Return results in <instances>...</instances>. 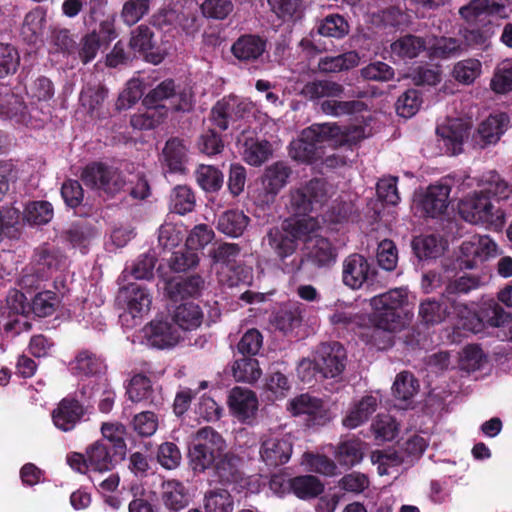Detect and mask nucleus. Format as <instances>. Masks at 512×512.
I'll use <instances>...</instances> for the list:
<instances>
[{
	"label": "nucleus",
	"instance_id": "1",
	"mask_svg": "<svg viewBox=\"0 0 512 512\" xmlns=\"http://www.w3.org/2000/svg\"><path fill=\"white\" fill-rule=\"evenodd\" d=\"M362 137V129L354 128L348 133H341L340 127L330 124H314L301 133V136L291 142L289 154L297 161L311 163L324 155V144L333 142L334 145H351Z\"/></svg>",
	"mask_w": 512,
	"mask_h": 512
},
{
	"label": "nucleus",
	"instance_id": "2",
	"mask_svg": "<svg viewBox=\"0 0 512 512\" xmlns=\"http://www.w3.org/2000/svg\"><path fill=\"white\" fill-rule=\"evenodd\" d=\"M407 300L403 289H392L370 300L373 308L371 320L374 324L373 336L380 331L395 332L404 325L402 307Z\"/></svg>",
	"mask_w": 512,
	"mask_h": 512
},
{
	"label": "nucleus",
	"instance_id": "3",
	"mask_svg": "<svg viewBox=\"0 0 512 512\" xmlns=\"http://www.w3.org/2000/svg\"><path fill=\"white\" fill-rule=\"evenodd\" d=\"M80 179L86 187L110 197L121 192L126 185L123 173L118 168L103 162H92L86 165L82 169Z\"/></svg>",
	"mask_w": 512,
	"mask_h": 512
},
{
	"label": "nucleus",
	"instance_id": "4",
	"mask_svg": "<svg viewBox=\"0 0 512 512\" xmlns=\"http://www.w3.org/2000/svg\"><path fill=\"white\" fill-rule=\"evenodd\" d=\"M458 212L462 219L471 224H489L496 228L504 224V213L494 206L484 192L462 199L458 204Z\"/></svg>",
	"mask_w": 512,
	"mask_h": 512
},
{
	"label": "nucleus",
	"instance_id": "5",
	"mask_svg": "<svg viewBox=\"0 0 512 512\" xmlns=\"http://www.w3.org/2000/svg\"><path fill=\"white\" fill-rule=\"evenodd\" d=\"M169 101V108L176 112H188L192 109V94L188 90H176L173 80L167 79L151 89L144 97L145 107H153L167 113L168 108L161 104L162 101Z\"/></svg>",
	"mask_w": 512,
	"mask_h": 512
},
{
	"label": "nucleus",
	"instance_id": "6",
	"mask_svg": "<svg viewBox=\"0 0 512 512\" xmlns=\"http://www.w3.org/2000/svg\"><path fill=\"white\" fill-rule=\"evenodd\" d=\"M333 194V187L322 178H314L291 192L290 204L295 214L302 215L322 206Z\"/></svg>",
	"mask_w": 512,
	"mask_h": 512
},
{
	"label": "nucleus",
	"instance_id": "7",
	"mask_svg": "<svg viewBox=\"0 0 512 512\" xmlns=\"http://www.w3.org/2000/svg\"><path fill=\"white\" fill-rule=\"evenodd\" d=\"M293 453L291 435L269 430L259 439V456L266 466L276 468L286 464Z\"/></svg>",
	"mask_w": 512,
	"mask_h": 512
},
{
	"label": "nucleus",
	"instance_id": "8",
	"mask_svg": "<svg viewBox=\"0 0 512 512\" xmlns=\"http://www.w3.org/2000/svg\"><path fill=\"white\" fill-rule=\"evenodd\" d=\"M290 175L291 169L284 162L268 166L261 177V187L252 194L254 202L259 206L272 204L280 190L288 183Z\"/></svg>",
	"mask_w": 512,
	"mask_h": 512
},
{
	"label": "nucleus",
	"instance_id": "9",
	"mask_svg": "<svg viewBox=\"0 0 512 512\" xmlns=\"http://www.w3.org/2000/svg\"><path fill=\"white\" fill-rule=\"evenodd\" d=\"M253 108V103L246 99L236 96L224 97L211 109L210 119L219 129L226 130L231 121L243 119Z\"/></svg>",
	"mask_w": 512,
	"mask_h": 512
},
{
	"label": "nucleus",
	"instance_id": "10",
	"mask_svg": "<svg viewBox=\"0 0 512 512\" xmlns=\"http://www.w3.org/2000/svg\"><path fill=\"white\" fill-rule=\"evenodd\" d=\"M315 358L318 374L322 378H336L346 366V351L338 342L321 344Z\"/></svg>",
	"mask_w": 512,
	"mask_h": 512
},
{
	"label": "nucleus",
	"instance_id": "11",
	"mask_svg": "<svg viewBox=\"0 0 512 512\" xmlns=\"http://www.w3.org/2000/svg\"><path fill=\"white\" fill-rule=\"evenodd\" d=\"M374 277V269L361 254H351L342 263V281L347 287L357 290Z\"/></svg>",
	"mask_w": 512,
	"mask_h": 512
},
{
	"label": "nucleus",
	"instance_id": "12",
	"mask_svg": "<svg viewBox=\"0 0 512 512\" xmlns=\"http://www.w3.org/2000/svg\"><path fill=\"white\" fill-rule=\"evenodd\" d=\"M287 408L295 416L307 415L317 425H324L329 420L328 409L323 401L309 394L293 398Z\"/></svg>",
	"mask_w": 512,
	"mask_h": 512
},
{
	"label": "nucleus",
	"instance_id": "13",
	"mask_svg": "<svg viewBox=\"0 0 512 512\" xmlns=\"http://www.w3.org/2000/svg\"><path fill=\"white\" fill-rule=\"evenodd\" d=\"M460 250L467 258L466 266L472 268L478 261L482 262L496 255L497 245L487 235H473L461 244Z\"/></svg>",
	"mask_w": 512,
	"mask_h": 512
},
{
	"label": "nucleus",
	"instance_id": "14",
	"mask_svg": "<svg viewBox=\"0 0 512 512\" xmlns=\"http://www.w3.org/2000/svg\"><path fill=\"white\" fill-rule=\"evenodd\" d=\"M85 413L83 405L73 397L63 398L52 412L54 425L68 432L74 429Z\"/></svg>",
	"mask_w": 512,
	"mask_h": 512
},
{
	"label": "nucleus",
	"instance_id": "15",
	"mask_svg": "<svg viewBox=\"0 0 512 512\" xmlns=\"http://www.w3.org/2000/svg\"><path fill=\"white\" fill-rule=\"evenodd\" d=\"M144 332L147 344L158 349L172 347L182 338L179 329L167 321H152Z\"/></svg>",
	"mask_w": 512,
	"mask_h": 512
},
{
	"label": "nucleus",
	"instance_id": "16",
	"mask_svg": "<svg viewBox=\"0 0 512 512\" xmlns=\"http://www.w3.org/2000/svg\"><path fill=\"white\" fill-rule=\"evenodd\" d=\"M262 244L282 261L294 254L297 249L296 240L293 239L284 224L281 229L277 227L269 229Z\"/></svg>",
	"mask_w": 512,
	"mask_h": 512
},
{
	"label": "nucleus",
	"instance_id": "17",
	"mask_svg": "<svg viewBox=\"0 0 512 512\" xmlns=\"http://www.w3.org/2000/svg\"><path fill=\"white\" fill-rule=\"evenodd\" d=\"M160 499L169 512H179L190 502L188 489L182 482L175 479L162 482Z\"/></svg>",
	"mask_w": 512,
	"mask_h": 512
},
{
	"label": "nucleus",
	"instance_id": "18",
	"mask_svg": "<svg viewBox=\"0 0 512 512\" xmlns=\"http://www.w3.org/2000/svg\"><path fill=\"white\" fill-rule=\"evenodd\" d=\"M266 40L258 35H243L232 45L231 52L235 58L242 62H254L262 57L266 51Z\"/></svg>",
	"mask_w": 512,
	"mask_h": 512
},
{
	"label": "nucleus",
	"instance_id": "19",
	"mask_svg": "<svg viewBox=\"0 0 512 512\" xmlns=\"http://www.w3.org/2000/svg\"><path fill=\"white\" fill-rule=\"evenodd\" d=\"M308 252L305 257L301 258L299 263L296 265V270H300L305 260L311 262L314 266L322 268L332 265L337 258L336 249L333 245L323 237H318L311 246H307Z\"/></svg>",
	"mask_w": 512,
	"mask_h": 512
},
{
	"label": "nucleus",
	"instance_id": "20",
	"mask_svg": "<svg viewBox=\"0 0 512 512\" xmlns=\"http://www.w3.org/2000/svg\"><path fill=\"white\" fill-rule=\"evenodd\" d=\"M344 93V86L328 79H315L304 84L300 95L309 101L339 98Z\"/></svg>",
	"mask_w": 512,
	"mask_h": 512
},
{
	"label": "nucleus",
	"instance_id": "21",
	"mask_svg": "<svg viewBox=\"0 0 512 512\" xmlns=\"http://www.w3.org/2000/svg\"><path fill=\"white\" fill-rule=\"evenodd\" d=\"M173 324L179 331H193L203 322L204 314L200 306L194 302L177 305L171 312Z\"/></svg>",
	"mask_w": 512,
	"mask_h": 512
},
{
	"label": "nucleus",
	"instance_id": "22",
	"mask_svg": "<svg viewBox=\"0 0 512 512\" xmlns=\"http://www.w3.org/2000/svg\"><path fill=\"white\" fill-rule=\"evenodd\" d=\"M450 191L451 188L447 183L430 185L421 201L426 215L436 217L443 214L448 207Z\"/></svg>",
	"mask_w": 512,
	"mask_h": 512
},
{
	"label": "nucleus",
	"instance_id": "23",
	"mask_svg": "<svg viewBox=\"0 0 512 512\" xmlns=\"http://www.w3.org/2000/svg\"><path fill=\"white\" fill-rule=\"evenodd\" d=\"M228 404L232 413L243 421L253 417L258 408V400L255 394L241 387H235L231 390Z\"/></svg>",
	"mask_w": 512,
	"mask_h": 512
},
{
	"label": "nucleus",
	"instance_id": "24",
	"mask_svg": "<svg viewBox=\"0 0 512 512\" xmlns=\"http://www.w3.org/2000/svg\"><path fill=\"white\" fill-rule=\"evenodd\" d=\"M508 123L509 119L503 113L489 116L478 128L476 143L482 148L497 143L507 129Z\"/></svg>",
	"mask_w": 512,
	"mask_h": 512
},
{
	"label": "nucleus",
	"instance_id": "25",
	"mask_svg": "<svg viewBox=\"0 0 512 512\" xmlns=\"http://www.w3.org/2000/svg\"><path fill=\"white\" fill-rule=\"evenodd\" d=\"M284 225L288 229L293 239L298 242L305 244L313 242L319 236L321 224L319 220L312 216H303L295 219H291L284 222Z\"/></svg>",
	"mask_w": 512,
	"mask_h": 512
},
{
	"label": "nucleus",
	"instance_id": "26",
	"mask_svg": "<svg viewBox=\"0 0 512 512\" xmlns=\"http://www.w3.org/2000/svg\"><path fill=\"white\" fill-rule=\"evenodd\" d=\"M214 471L221 482L237 483L243 479V460L233 452H224L218 457Z\"/></svg>",
	"mask_w": 512,
	"mask_h": 512
},
{
	"label": "nucleus",
	"instance_id": "27",
	"mask_svg": "<svg viewBox=\"0 0 512 512\" xmlns=\"http://www.w3.org/2000/svg\"><path fill=\"white\" fill-rule=\"evenodd\" d=\"M437 132L443 138L447 150L457 155L462 152L463 143L469 136V127L460 120H453L438 128Z\"/></svg>",
	"mask_w": 512,
	"mask_h": 512
},
{
	"label": "nucleus",
	"instance_id": "28",
	"mask_svg": "<svg viewBox=\"0 0 512 512\" xmlns=\"http://www.w3.org/2000/svg\"><path fill=\"white\" fill-rule=\"evenodd\" d=\"M378 399L372 395L362 397L349 409L342 423L346 428L354 429L365 423L377 410Z\"/></svg>",
	"mask_w": 512,
	"mask_h": 512
},
{
	"label": "nucleus",
	"instance_id": "29",
	"mask_svg": "<svg viewBox=\"0 0 512 512\" xmlns=\"http://www.w3.org/2000/svg\"><path fill=\"white\" fill-rule=\"evenodd\" d=\"M451 308L455 306H451V302L443 296L440 300L426 299L419 305V316L424 323L435 325L446 320Z\"/></svg>",
	"mask_w": 512,
	"mask_h": 512
},
{
	"label": "nucleus",
	"instance_id": "30",
	"mask_svg": "<svg viewBox=\"0 0 512 512\" xmlns=\"http://www.w3.org/2000/svg\"><path fill=\"white\" fill-rule=\"evenodd\" d=\"M127 394L132 402H145L149 404H159L160 397L156 394L151 381L142 374H137L130 380L127 388Z\"/></svg>",
	"mask_w": 512,
	"mask_h": 512
},
{
	"label": "nucleus",
	"instance_id": "31",
	"mask_svg": "<svg viewBox=\"0 0 512 512\" xmlns=\"http://www.w3.org/2000/svg\"><path fill=\"white\" fill-rule=\"evenodd\" d=\"M21 212L14 206L0 207V241L18 240L22 234Z\"/></svg>",
	"mask_w": 512,
	"mask_h": 512
},
{
	"label": "nucleus",
	"instance_id": "32",
	"mask_svg": "<svg viewBox=\"0 0 512 512\" xmlns=\"http://www.w3.org/2000/svg\"><path fill=\"white\" fill-rule=\"evenodd\" d=\"M123 296L126 302L127 311L133 318L147 313L151 306V296L146 289L131 284L125 288Z\"/></svg>",
	"mask_w": 512,
	"mask_h": 512
},
{
	"label": "nucleus",
	"instance_id": "33",
	"mask_svg": "<svg viewBox=\"0 0 512 512\" xmlns=\"http://www.w3.org/2000/svg\"><path fill=\"white\" fill-rule=\"evenodd\" d=\"M90 472L103 473L113 468V458L104 441H96L86 448Z\"/></svg>",
	"mask_w": 512,
	"mask_h": 512
},
{
	"label": "nucleus",
	"instance_id": "34",
	"mask_svg": "<svg viewBox=\"0 0 512 512\" xmlns=\"http://www.w3.org/2000/svg\"><path fill=\"white\" fill-rule=\"evenodd\" d=\"M482 285L483 281L480 276L463 274L447 283L443 291V297L451 302V306H455V296L468 294L480 288Z\"/></svg>",
	"mask_w": 512,
	"mask_h": 512
},
{
	"label": "nucleus",
	"instance_id": "35",
	"mask_svg": "<svg viewBox=\"0 0 512 512\" xmlns=\"http://www.w3.org/2000/svg\"><path fill=\"white\" fill-rule=\"evenodd\" d=\"M0 113L3 117L14 120L16 123L27 125L29 115L22 98L14 93L7 92L0 99Z\"/></svg>",
	"mask_w": 512,
	"mask_h": 512
},
{
	"label": "nucleus",
	"instance_id": "36",
	"mask_svg": "<svg viewBox=\"0 0 512 512\" xmlns=\"http://www.w3.org/2000/svg\"><path fill=\"white\" fill-rule=\"evenodd\" d=\"M249 224V217L240 210H228L223 212L217 222V229L230 237H238L243 234Z\"/></svg>",
	"mask_w": 512,
	"mask_h": 512
},
{
	"label": "nucleus",
	"instance_id": "37",
	"mask_svg": "<svg viewBox=\"0 0 512 512\" xmlns=\"http://www.w3.org/2000/svg\"><path fill=\"white\" fill-rule=\"evenodd\" d=\"M129 46L135 52L145 55L147 59L150 57L149 60L155 64L161 61L160 55L147 54L148 51L154 48L155 41L153 31L146 25H140L132 31Z\"/></svg>",
	"mask_w": 512,
	"mask_h": 512
},
{
	"label": "nucleus",
	"instance_id": "38",
	"mask_svg": "<svg viewBox=\"0 0 512 512\" xmlns=\"http://www.w3.org/2000/svg\"><path fill=\"white\" fill-rule=\"evenodd\" d=\"M204 288V280L199 275L182 278L168 287L169 297L178 301L189 297H197Z\"/></svg>",
	"mask_w": 512,
	"mask_h": 512
},
{
	"label": "nucleus",
	"instance_id": "39",
	"mask_svg": "<svg viewBox=\"0 0 512 512\" xmlns=\"http://www.w3.org/2000/svg\"><path fill=\"white\" fill-rule=\"evenodd\" d=\"M217 277L220 284L230 288L248 285L252 280V270L242 264L223 266L217 269Z\"/></svg>",
	"mask_w": 512,
	"mask_h": 512
},
{
	"label": "nucleus",
	"instance_id": "40",
	"mask_svg": "<svg viewBox=\"0 0 512 512\" xmlns=\"http://www.w3.org/2000/svg\"><path fill=\"white\" fill-rule=\"evenodd\" d=\"M320 110L332 117H342L367 110V105L359 100L340 101L336 98L326 99L320 103Z\"/></svg>",
	"mask_w": 512,
	"mask_h": 512
},
{
	"label": "nucleus",
	"instance_id": "41",
	"mask_svg": "<svg viewBox=\"0 0 512 512\" xmlns=\"http://www.w3.org/2000/svg\"><path fill=\"white\" fill-rule=\"evenodd\" d=\"M360 57L356 51H349L337 56H326L319 59L318 68L325 73H338L358 66Z\"/></svg>",
	"mask_w": 512,
	"mask_h": 512
},
{
	"label": "nucleus",
	"instance_id": "42",
	"mask_svg": "<svg viewBox=\"0 0 512 512\" xmlns=\"http://www.w3.org/2000/svg\"><path fill=\"white\" fill-rule=\"evenodd\" d=\"M163 160L171 172H183L187 148L178 138L169 139L163 149Z\"/></svg>",
	"mask_w": 512,
	"mask_h": 512
},
{
	"label": "nucleus",
	"instance_id": "43",
	"mask_svg": "<svg viewBox=\"0 0 512 512\" xmlns=\"http://www.w3.org/2000/svg\"><path fill=\"white\" fill-rule=\"evenodd\" d=\"M289 486L293 493L303 500L316 498L324 491V485L317 477L312 475L289 479Z\"/></svg>",
	"mask_w": 512,
	"mask_h": 512
},
{
	"label": "nucleus",
	"instance_id": "44",
	"mask_svg": "<svg viewBox=\"0 0 512 512\" xmlns=\"http://www.w3.org/2000/svg\"><path fill=\"white\" fill-rule=\"evenodd\" d=\"M203 507L206 512H232L234 500L228 490L213 488L205 492Z\"/></svg>",
	"mask_w": 512,
	"mask_h": 512
},
{
	"label": "nucleus",
	"instance_id": "45",
	"mask_svg": "<svg viewBox=\"0 0 512 512\" xmlns=\"http://www.w3.org/2000/svg\"><path fill=\"white\" fill-rule=\"evenodd\" d=\"M412 246L419 259L437 258L445 250V242L435 235L417 237L413 240Z\"/></svg>",
	"mask_w": 512,
	"mask_h": 512
},
{
	"label": "nucleus",
	"instance_id": "46",
	"mask_svg": "<svg viewBox=\"0 0 512 512\" xmlns=\"http://www.w3.org/2000/svg\"><path fill=\"white\" fill-rule=\"evenodd\" d=\"M45 22L46 14L41 8H35L27 13L21 28L23 38L30 43L36 42L43 32Z\"/></svg>",
	"mask_w": 512,
	"mask_h": 512
},
{
	"label": "nucleus",
	"instance_id": "47",
	"mask_svg": "<svg viewBox=\"0 0 512 512\" xmlns=\"http://www.w3.org/2000/svg\"><path fill=\"white\" fill-rule=\"evenodd\" d=\"M53 218V207L47 201H32L26 204L23 221L29 225H44Z\"/></svg>",
	"mask_w": 512,
	"mask_h": 512
},
{
	"label": "nucleus",
	"instance_id": "48",
	"mask_svg": "<svg viewBox=\"0 0 512 512\" xmlns=\"http://www.w3.org/2000/svg\"><path fill=\"white\" fill-rule=\"evenodd\" d=\"M335 457L342 465L354 466L363 458V443L358 439L343 441L338 445Z\"/></svg>",
	"mask_w": 512,
	"mask_h": 512
},
{
	"label": "nucleus",
	"instance_id": "49",
	"mask_svg": "<svg viewBox=\"0 0 512 512\" xmlns=\"http://www.w3.org/2000/svg\"><path fill=\"white\" fill-rule=\"evenodd\" d=\"M232 373L236 381L253 383L256 382L262 372L256 359L243 357L234 362Z\"/></svg>",
	"mask_w": 512,
	"mask_h": 512
},
{
	"label": "nucleus",
	"instance_id": "50",
	"mask_svg": "<svg viewBox=\"0 0 512 512\" xmlns=\"http://www.w3.org/2000/svg\"><path fill=\"white\" fill-rule=\"evenodd\" d=\"M104 367L103 361L94 353L83 350L75 358L72 363V370L77 375H95L102 371Z\"/></svg>",
	"mask_w": 512,
	"mask_h": 512
},
{
	"label": "nucleus",
	"instance_id": "51",
	"mask_svg": "<svg viewBox=\"0 0 512 512\" xmlns=\"http://www.w3.org/2000/svg\"><path fill=\"white\" fill-rule=\"evenodd\" d=\"M195 441L211 451L215 457H220L226 450V441L211 427L199 429L195 435Z\"/></svg>",
	"mask_w": 512,
	"mask_h": 512
},
{
	"label": "nucleus",
	"instance_id": "52",
	"mask_svg": "<svg viewBox=\"0 0 512 512\" xmlns=\"http://www.w3.org/2000/svg\"><path fill=\"white\" fill-rule=\"evenodd\" d=\"M481 72V62L477 59L469 58L457 62L452 73L456 81L470 85L480 76Z\"/></svg>",
	"mask_w": 512,
	"mask_h": 512
},
{
	"label": "nucleus",
	"instance_id": "53",
	"mask_svg": "<svg viewBox=\"0 0 512 512\" xmlns=\"http://www.w3.org/2000/svg\"><path fill=\"white\" fill-rule=\"evenodd\" d=\"M271 154V145L267 141L248 140L245 142L243 158L249 165L260 166L269 159Z\"/></svg>",
	"mask_w": 512,
	"mask_h": 512
},
{
	"label": "nucleus",
	"instance_id": "54",
	"mask_svg": "<svg viewBox=\"0 0 512 512\" xmlns=\"http://www.w3.org/2000/svg\"><path fill=\"white\" fill-rule=\"evenodd\" d=\"M426 47L425 41L414 35H406L391 44V50L400 57L414 58Z\"/></svg>",
	"mask_w": 512,
	"mask_h": 512
},
{
	"label": "nucleus",
	"instance_id": "55",
	"mask_svg": "<svg viewBox=\"0 0 512 512\" xmlns=\"http://www.w3.org/2000/svg\"><path fill=\"white\" fill-rule=\"evenodd\" d=\"M495 34V27L488 21L482 28H470L462 31V37L467 46L488 48L490 39Z\"/></svg>",
	"mask_w": 512,
	"mask_h": 512
},
{
	"label": "nucleus",
	"instance_id": "56",
	"mask_svg": "<svg viewBox=\"0 0 512 512\" xmlns=\"http://www.w3.org/2000/svg\"><path fill=\"white\" fill-rule=\"evenodd\" d=\"M171 209L173 212L184 215L191 212L195 206V196L192 190L185 185L175 187L171 194Z\"/></svg>",
	"mask_w": 512,
	"mask_h": 512
},
{
	"label": "nucleus",
	"instance_id": "57",
	"mask_svg": "<svg viewBox=\"0 0 512 512\" xmlns=\"http://www.w3.org/2000/svg\"><path fill=\"white\" fill-rule=\"evenodd\" d=\"M419 384L412 373L403 371L396 376L392 391L397 399L406 401L411 399L418 391Z\"/></svg>",
	"mask_w": 512,
	"mask_h": 512
},
{
	"label": "nucleus",
	"instance_id": "58",
	"mask_svg": "<svg viewBox=\"0 0 512 512\" xmlns=\"http://www.w3.org/2000/svg\"><path fill=\"white\" fill-rule=\"evenodd\" d=\"M49 51L51 53H62L69 55L74 52L76 42L69 33V30L53 28L49 37Z\"/></svg>",
	"mask_w": 512,
	"mask_h": 512
},
{
	"label": "nucleus",
	"instance_id": "59",
	"mask_svg": "<svg viewBox=\"0 0 512 512\" xmlns=\"http://www.w3.org/2000/svg\"><path fill=\"white\" fill-rule=\"evenodd\" d=\"M499 5L490 0H471L466 6L459 10V14L467 22H475L478 17L484 14H492L499 10Z\"/></svg>",
	"mask_w": 512,
	"mask_h": 512
},
{
	"label": "nucleus",
	"instance_id": "60",
	"mask_svg": "<svg viewBox=\"0 0 512 512\" xmlns=\"http://www.w3.org/2000/svg\"><path fill=\"white\" fill-rule=\"evenodd\" d=\"M108 91L102 85L87 86L80 94L81 105L93 115L100 109L107 97Z\"/></svg>",
	"mask_w": 512,
	"mask_h": 512
},
{
	"label": "nucleus",
	"instance_id": "61",
	"mask_svg": "<svg viewBox=\"0 0 512 512\" xmlns=\"http://www.w3.org/2000/svg\"><path fill=\"white\" fill-rule=\"evenodd\" d=\"M217 459L211 451L206 450L197 442L189 450V463L194 472H204L209 468H214Z\"/></svg>",
	"mask_w": 512,
	"mask_h": 512
},
{
	"label": "nucleus",
	"instance_id": "62",
	"mask_svg": "<svg viewBox=\"0 0 512 512\" xmlns=\"http://www.w3.org/2000/svg\"><path fill=\"white\" fill-rule=\"evenodd\" d=\"M348 32V22L338 14L326 16L318 26V33L326 37L342 38Z\"/></svg>",
	"mask_w": 512,
	"mask_h": 512
},
{
	"label": "nucleus",
	"instance_id": "63",
	"mask_svg": "<svg viewBox=\"0 0 512 512\" xmlns=\"http://www.w3.org/2000/svg\"><path fill=\"white\" fill-rule=\"evenodd\" d=\"M150 10V0H127L121 10L123 22L132 26L139 22Z\"/></svg>",
	"mask_w": 512,
	"mask_h": 512
},
{
	"label": "nucleus",
	"instance_id": "64",
	"mask_svg": "<svg viewBox=\"0 0 512 512\" xmlns=\"http://www.w3.org/2000/svg\"><path fill=\"white\" fill-rule=\"evenodd\" d=\"M199 185L208 192H215L223 185V174L215 167L201 165L196 171Z\"/></svg>",
	"mask_w": 512,
	"mask_h": 512
}]
</instances>
